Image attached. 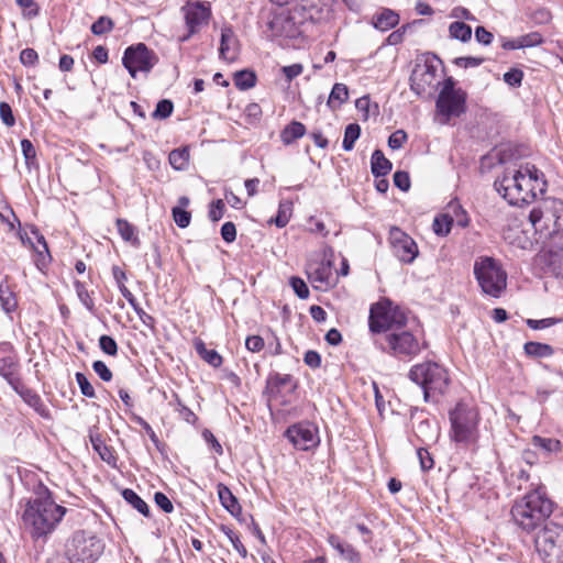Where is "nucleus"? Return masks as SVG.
<instances>
[{"label":"nucleus","mask_w":563,"mask_h":563,"mask_svg":"<svg viewBox=\"0 0 563 563\" xmlns=\"http://www.w3.org/2000/svg\"><path fill=\"white\" fill-rule=\"evenodd\" d=\"M65 514L66 508L57 505L48 489L43 488L27 501L22 519L32 539L34 541L42 540L45 543Z\"/></svg>","instance_id":"nucleus-1"},{"label":"nucleus","mask_w":563,"mask_h":563,"mask_svg":"<svg viewBox=\"0 0 563 563\" xmlns=\"http://www.w3.org/2000/svg\"><path fill=\"white\" fill-rule=\"evenodd\" d=\"M553 509L554 503L547 496L545 487L538 485L514 504L511 517L522 531L530 533L550 522Z\"/></svg>","instance_id":"nucleus-2"},{"label":"nucleus","mask_w":563,"mask_h":563,"mask_svg":"<svg viewBox=\"0 0 563 563\" xmlns=\"http://www.w3.org/2000/svg\"><path fill=\"white\" fill-rule=\"evenodd\" d=\"M449 437L452 442L464 448L477 443L481 416L476 407L460 401L449 411Z\"/></svg>","instance_id":"nucleus-3"},{"label":"nucleus","mask_w":563,"mask_h":563,"mask_svg":"<svg viewBox=\"0 0 563 563\" xmlns=\"http://www.w3.org/2000/svg\"><path fill=\"white\" fill-rule=\"evenodd\" d=\"M408 377L422 388L426 402L438 401V397L446 391L450 384L446 368L432 361L413 365L408 373Z\"/></svg>","instance_id":"nucleus-4"},{"label":"nucleus","mask_w":563,"mask_h":563,"mask_svg":"<svg viewBox=\"0 0 563 563\" xmlns=\"http://www.w3.org/2000/svg\"><path fill=\"white\" fill-rule=\"evenodd\" d=\"M474 276L482 291L492 298H499L507 287V273L497 260L481 256L474 262Z\"/></svg>","instance_id":"nucleus-5"},{"label":"nucleus","mask_w":563,"mask_h":563,"mask_svg":"<svg viewBox=\"0 0 563 563\" xmlns=\"http://www.w3.org/2000/svg\"><path fill=\"white\" fill-rule=\"evenodd\" d=\"M466 91L456 87L453 77H448L443 80L435 100L437 112L444 117L446 121L451 118H460L466 112Z\"/></svg>","instance_id":"nucleus-6"},{"label":"nucleus","mask_w":563,"mask_h":563,"mask_svg":"<svg viewBox=\"0 0 563 563\" xmlns=\"http://www.w3.org/2000/svg\"><path fill=\"white\" fill-rule=\"evenodd\" d=\"M103 541L86 531H76L67 543L66 553L74 563H95L103 553Z\"/></svg>","instance_id":"nucleus-7"},{"label":"nucleus","mask_w":563,"mask_h":563,"mask_svg":"<svg viewBox=\"0 0 563 563\" xmlns=\"http://www.w3.org/2000/svg\"><path fill=\"white\" fill-rule=\"evenodd\" d=\"M375 345L399 360H411L421 351L417 338L411 332L405 330L387 333L385 335V343L376 340Z\"/></svg>","instance_id":"nucleus-8"},{"label":"nucleus","mask_w":563,"mask_h":563,"mask_svg":"<svg viewBox=\"0 0 563 563\" xmlns=\"http://www.w3.org/2000/svg\"><path fill=\"white\" fill-rule=\"evenodd\" d=\"M538 530L534 538V545L543 561L551 563L562 558L560 548L563 544V527L550 521Z\"/></svg>","instance_id":"nucleus-9"},{"label":"nucleus","mask_w":563,"mask_h":563,"mask_svg":"<svg viewBox=\"0 0 563 563\" xmlns=\"http://www.w3.org/2000/svg\"><path fill=\"white\" fill-rule=\"evenodd\" d=\"M157 63L158 56L144 43L128 46L122 57V65L132 78H136L139 71L148 74Z\"/></svg>","instance_id":"nucleus-10"},{"label":"nucleus","mask_w":563,"mask_h":563,"mask_svg":"<svg viewBox=\"0 0 563 563\" xmlns=\"http://www.w3.org/2000/svg\"><path fill=\"white\" fill-rule=\"evenodd\" d=\"M388 240L394 256L402 264H412L418 257L419 249L416 241L401 229L393 227Z\"/></svg>","instance_id":"nucleus-11"},{"label":"nucleus","mask_w":563,"mask_h":563,"mask_svg":"<svg viewBox=\"0 0 563 563\" xmlns=\"http://www.w3.org/2000/svg\"><path fill=\"white\" fill-rule=\"evenodd\" d=\"M284 435L295 449L300 451L314 449L320 442L318 429L310 422L291 424L286 429Z\"/></svg>","instance_id":"nucleus-12"},{"label":"nucleus","mask_w":563,"mask_h":563,"mask_svg":"<svg viewBox=\"0 0 563 563\" xmlns=\"http://www.w3.org/2000/svg\"><path fill=\"white\" fill-rule=\"evenodd\" d=\"M438 60L426 59L417 63L410 76V89L418 96H423L437 86Z\"/></svg>","instance_id":"nucleus-13"},{"label":"nucleus","mask_w":563,"mask_h":563,"mask_svg":"<svg viewBox=\"0 0 563 563\" xmlns=\"http://www.w3.org/2000/svg\"><path fill=\"white\" fill-rule=\"evenodd\" d=\"M291 9L288 13L275 14L267 27L273 37L296 38L301 34V20Z\"/></svg>","instance_id":"nucleus-14"},{"label":"nucleus","mask_w":563,"mask_h":563,"mask_svg":"<svg viewBox=\"0 0 563 563\" xmlns=\"http://www.w3.org/2000/svg\"><path fill=\"white\" fill-rule=\"evenodd\" d=\"M545 272L563 279V230L552 235V246L544 254Z\"/></svg>","instance_id":"nucleus-15"},{"label":"nucleus","mask_w":563,"mask_h":563,"mask_svg":"<svg viewBox=\"0 0 563 563\" xmlns=\"http://www.w3.org/2000/svg\"><path fill=\"white\" fill-rule=\"evenodd\" d=\"M0 350L3 352H10L9 355L0 357V376L5 379V382L11 387H13L21 380V378L18 376L20 368L19 357L13 352V346L11 343H1Z\"/></svg>","instance_id":"nucleus-16"},{"label":"nucleus","mask_w":563,"mask_h":563,"mask_svg":"<svg viewBox=\"0 0 563 563\" xmlns=\"http://www.w3.org/2000/svg\"><path fill=\"white\" fill-rule=\"evenodd\" d=\"M390 319V301L373 305L368 318L371 332L379 334L391 330L393 322Z\"/></svg>","instance_id":"nucleus-17"},{"label":"nucleus","mask_w":563,"mask_h":563,"mask_svg":"<svg viewBox=\"0 0 563 563\" xmlns=\"http://www.w3.org/2000/svg\"><path fill=\"white\" fill-rule=\"evenodd\" d=\"M184 10L186 25L190 34H195L199 26L209 20L211 14L210 7L201 1L189 2Z\"/></svg>","instance_id":"nucleus-18"},{"label":"nucleus","mask_w":563,"mask_h":563,"mask_svg":"<svg viewBox=\"0 0 563 563\" xmlns=\"http://www.w3.org/2000/svg\"><path fill=\"white\" fill-rule=\"evenodd\" d=\"M294 12L297 13L298 19L301 20V24L306 23H321L330 18V9L327 5L321 4H297L292 8Z\"/></svg>","instance_id":"nucleus-19"},{"label":"nucleus","mask_w":563,"mask_h":563,"mask_svg":"<svg viewBox=\"0 0 563 563\" xmlns=\"http://www.w3.org/2000/svg\"><path fill=\"white\" fill-rule=\"evenodd\" d=\"M239 40L231 25H224L221 29V38L219 47V57L225 62L232 63L238 58Z\"/></svg>","instance_id":"nucleus-20"},{"label":"nucleus","mask_w":563,"mask_h":563,"mask_svg":"<svg viewBox=\"0 0 563 563\" xmlns=\"http://www.w3.org/2000/svg\"><path fill=\"white\" fill-rule=\"evenodd\" d=\"M25 404L32 407L41 417L48 418L49 412L47 407L44 405L41 396L33 389L26 387L22 380L11 387Z\"/></svg>","instance_id":"nucleus-21"},{"label":"nucleus","mask_w":563,"mask_h":563,"mask_svg":"<svg viewBox=\"0 0 563 563\" xmlns=\"http://www.w3.org/2000/svg\"><path fill=\"white\" fill-rule=\"evenodd\" d=\"M519 183V169H506L500 178L494 183L496 191L501 195L509 203L510 198L515 197V191Z\"/></svg>","instance_id":"nucleus-22"},{"label":"nucleus","mask_w":563,"mask_h":563,"mask_svg":"<svg viewBox=\"0 0 563 563\" xmlns=\"http://www.w3.org/2000/svg\"><path fill=\"white\" fill-rule=\"evenodd\" d=\"M328 543L349 563H362L361 553L350 543L344 542L336 534L328 536Z\"/></svg>","instance_id":"nucleus-23"},{"label":"nucleus","mask_w":563,"mask_h":563,"mask_svg":"<svg viewBox=\"0 0 563 563\" xmlns=\"http://www.w3.org/2000/svg\"><path fill=\"white\" fill-rule=\"evenodd\" d=\"M515 197L510 198V205L520 206L522 203H530L537 198V192L530 186V179L525 178L519 172V183L515 191Z\"/></svg>","instance_id":"nucleus-24"},{"label":"nucleus","mask_w":563,"mask_h":563,"mask_svg":"<svg viewBox=\"0 0 563 563\" xmlns=\"http://www.w3.org/2000/svg\"><path fill=\"white\" fill-rule=\"evenodd\" d=\"M89 439L93 450L98 453L100 459L108 465L115 467L118 457L114 454V450L106 444L102 437L99 433L90 432Z\"/></svg>","instance_id":"nucleus-25"},{"label":"nucleus","mask_w":563,"mask_h":563,"mask_svg":"<svg viewBox=\"0 0 563 563\" xmlns=\"http://www.w3.org/2000/svg\"><path fill=\"white\" fill-rule=\"evenodd\" d=\"M519 168L522 176L530 179V186L533 188L537 195H542L545 192L547 180L544 179V174L541 170L529 163L521 165Z\"/></svg>","instance_id":"nucleus-26"},{"label":"nucleus","mask_w":563,"mask_h":563,"mask_svg":"<svg viewBox=\"0 0 563 563\" xmlns=\"http://www.w3.org/2000/svg\"><path fill=\"white\" fill-rule=\"evenodd\" d=\"M218 496L221 505L233 516L239 517L242 514V507L238 500V498L233 495L231 489L220 483L217 486Z\"/></svg>","instance_id":"nucleus-27"},{"label":"nucleus","mask_w":563,"mask_h":563,"mask_svg":"<svg viewBox=\"0 0 563 563\" xmlns=\"http://www.w3.org/2000/svg\"><path fill=\"white\" fill-rule=\"evenodd\" d=\"M530 445L538 451L543 457H548L552 453H556L561 450V442L554 438H544L534 435L531 439Z\"/></svg>","instance_id":"nucleus-28"},{"label":"nucleus","mask_w":563,"mask_h":563,"mask_svg":"<svg viewBox=\"0 0 563 563\" xmlns=\"http://www.w3.org/2000/svg\"><path fill=\"white\" fill-rule=\"evenodd\" d=\"M9 277L5 276L0 283V305L5 313H11L18 308V299L15 292L8 284Z\"/></svg>","instance_id":"nucleus-29"},{"label":"nucleus","mask_w":563,"mask_h":563,"mask_svg":"<svg viewBox=\"0 0 563 563\" xmlns=\"http://www.w3.org/2000/svg\"><path fill=\"white\" fill-rule=\"evenodd\" d=\"M391 162L385 157L380 150H375L371 157V170L374 177H384L391 170Z\"/></svg>","instance_id":"nucleus-30"},{"label":"nucleus","mask_w":563,"mask_h":563,"mask_svg":"<svg viewBox=\"0 0 563 563\" xmlns=\"http://www.w3.org/2000/svg\"><path fill=\"white\" fill-rule=\"evenodd\" d=\"M349 99V89L346 85L336 82L333 85L329 95L327 106L330 110L335 111L341 108Z\"/></svg>","instance_id":"nucleus-31"},{"label":"nucleus","mask_w":563,"mask_h":563,"mask_svg":"<svg viewBox=\"0 0 563 563\" xmlns=\"http://www.w3.org/2000/svg\"><path fill=\"white\" fill-rule=\"evenodd\" d=\"M306 134V126L303 123L292 120L280 132V140L285 145L292 144L296 140Z\"/></svg>","instance_id":"nucleus-32"},{"label":"nucleus","mask_w":563,"mask_h":563,"mask_svg":"<svg viewBox=\"0 0 563 563\" xmlns=\"http://www.w3.org/2000/svg\"><path fill=\"white\" fill-rule=\"evenodd\" d=\"M399 23V14L391 9H383L374 20V26L380 31H388Z\"/></svg>","instance_id":"nucleus-33"},{"label":"nucleus","mask_w":563,"mask_h":563,"mask_svg":"<svg viewBox=\"0 0 563 563\" xmlns=\"http://www.w3.org/2000/svg\"><path fill=\"white\" fill-rule=\"evenodd\" d=\"M195 350L197 354L212 367L222 365V356L216 350H208L205 342L200 339L195 341Z\"/></svg>","instance_id":"nucleus-34"},{"label":"nucleus","mask_w":563,"mask_h":563,"mask_svg":"<svg viewBox=\"0 0 563 563\" xmlns=\"http://www.w3.org/2000/svg\"><path fill=\"white\" fill-rule=\"evenodd\" d=\"M523 351L527 356L534 358L550 357L554 353V349L550 344L534 341L525 343Z\"/></svg>","instance_id":"nucleus-35"},{"label":"nucleus","mask_w":563,"mask_h":563,"mask_svg":"<svg viewBox=\"0 0 563 563\" xmlns=\"http://www.w3.org/2000/svg\"><path fill=\"white\" fill-rule=\"evenodd\" d=\"M189 147L183 146L173 150L168 155L170 166L176 170H186L189 165Z\"/></svg>","instance_id":"nucleus-36"},{"label":"nucleus","mask_w":563,"mask_h":563,"mask_svg":"<svg viewBox=\"0 0 563 563\" xmlns=\"http://www.w3.org/2000/svg\"><path fill=\"white\" fill-rule=\"evenodd\" d=\"M292 214V202L283 200L279 202L277 214L268 221L269 224H275L277 228H285Z\"/></svg>","instance_id":"nucleus-37"},{"label":"nucleus","mask_w":563,"mask_h":563,"mask_svg":"<svg viewBox=\"0 0 563 563\" xmlns=\"http://www.w3.org/2000/svg\"><path fill=\"white\" fill-rule=\"evenodd\" d=\"M115 225L119 234L125 242H130L135 247L140 246L141 241L135 234V228L130 222L125 219H117Z\"/></svg>","instance_id":"nucleus-38"},{"label":"nucleus","mask_w":563,"mask_h":563,"mask_svg":"<svg viewBox=\"0 0 563 563\" xmlns=\"http://www.w3.org/2000/svg\"><path fill=\"white\" fill-rule=\"evenodd\" d=\"M123 499L145 517L150 516L148 505L131 488L122 490Z\"/></svg>","instance_id":"nucleus-39"},{"label":"nucleus","mask_w":563,"mask_h":563,"mask_svg":"<svg viewBox=\"0 0 563 563\" xmlns=\"http://www.w3.org/2000/svg\"><path fill=\"white\" fill-rule=\"evenodd\" d=\"M291 382V375L274 373L267 378L266 391L271 396H276L280 393L282 387Z\"/></svg>","instance_id":"nucleus-40"},{"label":"nucleus","mask_w":563,"mask_h":563,"mask_svg":"<svg viewBox=\"0 0 563 563\" xmlns=\"http://www.w3.org/2000/svg\"><path fill=\"white\" fill-rule=\"evenodd\" d=\"M256 74L250 69H242L234 74V85L240 90H247L256 85Z\"/></svg>","instance_id":"nucleus-41"},{"label":"nucleus","mask_w":563,"mask_h":563,"mask_svg":"<svg viewBox=\"0 0 563 563\" xmlns=\"http://www.w3.org/2000/svg\"><path fill=\"white\" fill-rule=\"evenodd\" d=\"M449 33L452 38L465 43L468 42L472 37V27L465 22L455 21L450 24Z\"/></svg>","instance_id":"nucleus-42"},{"label":"nucleus","mask_w":563,"mask_h":563,"mask_svg":"<svg viewBox=\"0 0 563 563\" xmlns=\"http://www.w3.org/2000/svg\"><path fill=\"white\" fill-rule=\"evenodd\" d=\"M454 223V219L449 213L437 216L433 220V232L438 236H446L452 229V225Z\"/></svg>","instance_id":"nucleus-43"},{"label":"nucleus","mask_w":563,"mask_h":563,"mask_svg":"<svg viewBox=\"0 0 563 563\" xmlns=\"http://www.w3.org/2000/svg\"><path fill=\"white\" fill-rule=\"evenodd\" d=\"M361 136V126L357 123H350L344 130L342 147L344 151H352L355 142Z\"/></svg>","instance_id":"nucleus-44"},{"label":"nucleus","mask_w":563,"mask_h":563,"mask_svg":"<svg viewBox=\"0 0 563 563\" xmlns=\"http://www.w3.org/2000/svg\"><path fill=\"white\" fill-rule=\"evenodd\" d=\"M114 29V22L107 15L99 16L91 25L90 30L93 35L100 36L110 33Z\"/></svg>","instance_id":"nucleus-45"},{"label":"nucleus","mask_w":563,"mask_h":563,"mask_svg":"<svg viewBox=\"0 0 563 563\" xmlns=\"http://www.w3.org/2000/svg\"><path fill=\"white\" fill-rule=\"evenodd\" d=\"M74 287L80 302L89 310L90 312L95 311V301L91 298L86 285L79 280L74 282Z\"/></svg>","instance_id":"nucleus-46"},{"label":"nucleus","mask_w":563,"mask_h":563,"mask_svg":"<svg viewBox=\"0 0 563 563\" xmlns=\"http://www.w3.org/2000/svg\"><path fill=\"white\" fill-rule=\"evenodd\" d=\"M32 233L36 236L37 243L42 245L43 250L37 251L38 258L36 261L37 267L45 266L51 261V255L45 238L38 232L36 228L32 229Z\"/></svg>","instance_id":"nucleus-47"},{"label":"nucleus","mask_w":563,"mask_h":563,"mask_svg":"<svg viewBox=\"0 0 563 563\" xmlns=\"http://www.w3.org/2000/svg\"><path fill=\"white\" fill-rule=\"evenodd\" d=\"M174 111V103L169 99H162L157 102L155 110L152 113L153 119L164 120L172 115Z\"/></svg>","instance_id":"nucleus-48"},{"label":"nucleus","mask_w":563,"mask_h":563,"mask_svg":"<svg viewBox=\"0 0 563 563\" xmlns=\"http://www.w3.org/2000/svg\"><path fill=\"white\" fill-rule=\"evenodd\" d=\"M221 530L224 532V534L230 540L233 549L243 558L245 559L247 556V550L241 542L239 536L230 528L222 526Z\"/></svg>","instance_id":"nucleus-49"},{"label":"nucleus","mask_w":563,"mask_h":563,"mask_svg":"<svg viewBox=\"0 0 563 563\" xmlns=\"http://www.w3.org/2000/svg\"><path fill=\"white\" fill-rule=\"evenodd\" d=\"M172 216L176 225L180 229H185L190 224L191 213L180 207L172 208Z\"/></svg>","instance_id":"nucleus-50"},{"label":"nucleus","mask_w":563,"mask_h":563,"mask_svg":"<svg viewBox=\"0 0 563 563\" xmlns=\"http://www.w3.org/2000/svg\"><path fill=\"white\" fill-rule=\"evenodd\" d=\"M175 400L177 404V412L179 417L186 421L187 423L195 424L198 420L197 416L194 413V411L185 406L177 394H175Z\"/></svg>","instance_id":"nucleus-51"},{"label":"nucleus","mask_w":563,"mask_h":563,"mask_svg":"<svg viewBox=\"0 0 563 563\" xmlns=\"http://www.w3.org/2000/svg\"><path fill=\"white\" fill-rule=\"evenodd\" d=\"M16 4L23 10V15L27 19L36 18L40 14V7L35 0H15Z\"/></svg>","instance_id":"nucleus-52"},{"label":"nucleus","mask_w":563,"mask_h":563,"mask_svg":"<svg viewBox=\"0 0 563 563\" xmlns=\"http://www.w3.org/2000/svg\"><path fill=\"white\" fill-rule=\"evenodd\" d=\"M99 347L103 353L110 356H115L118 354V344L110 335L103 334L99 338Z\"/></svg>","instance_id":"nucleus-53"},{"label":"nucleus","mask_w":563,"mask_h":563,"mask_svg":"<svg viewBox=\"0 0 563 563\" xmlns=\"http://www.w3.org/2000/svg\"><path fill=\"white\" fill-rule=\"evenodd\" d=\"M75 377H76V382L80 388L81 394L85 397L95 398L96 397L95 388L89 383L86 375L84 373L78 372V373H76Z\"/></svg>","instance_id":"nucleus-54"},{"label":"nucleus","mask_w":563,"mask_h":563,"mask_svg":"<svg viewBox=\"0 0 563 563\" xmlns=\"http://www.w3.org/2000/svg\"><path fill=\"white\" fill-rule=\"evenodd\" d=\"M523 79V71L519 68H510L504 74V81L510 87H520Z\"/></svg>","instance_id":"nucleus-55"},{"label":"nucleus","mask_w":563,"mask_h":563,"mask_svg":"<svg viewBox=\"0 0 563 563\" xmlns=\"http://www.w3.org/2000/svg\"><path fill=\"white\" fill-rule=\"evenodd\" d=\"M289 284H290L292 290L295 291V294L300 299H307L309 297V294H310L309 288L302 278L292 276L289 280Z\"/></svg>","instance_id":"nucleus-56"},{"label":"nucleus","mask_w":563,"mask_h":563,"mask_svg":"<svg viewBox=\"0 0 563 563\" xmlns=\"http://www.w3.org/2000/svg\"><path fill=\"white\" fill-rule=\"evenodd\" d=\"M522 48L534 47L543 43V36L539 32H531L519 36Z\"/></svg>","instance_id":"nucleus-57"},{"label":"nucleus","mask_w":563,"mask_h":563,"mask_svg":"<svg viewBox=\"0 0 563 563\" xmlns=\"http://www.w3.org/2000/svg\"><path fill=\"white\" fill-rule=\"evenodd\" d=\"M225 205L222 199L213 200L210 203L208 217L212 222H218L224 214Z\"/></svg>","instance_id":"nucleus-58"},{"label":"nucleus","mask_w":563,"mask_h":563,"mask_svg":"<svg viewBox=\"0 0 563 563\" xmlns=\"http://www.w3.org/2000/svg\"><path fill=\"white\" fill-rule=\"evenodd\" d=\"M560 320L556 318L527 319V325L532 330H542L555 325Z\"/></svg>","instance_id":"nucleus-59"},{"label":"nucleus","mask_w":563,"mask_h":563,"mask_svg":"<svg viewBox=\"0 0 563 563\" xmlns=\"http://www.w3.org/2000/svg\"><path fill=\"white\" fill-rule=\"evenodd\" d=\"M394 185L401 191H408L410 188V177L405 170H397L393 177Z\"/></svg>","instance_id":"nucleus-60"},{"label":"nucleus","mask_w":563,"mask_h":563,"mask_svg":"<svg viewBox=\"0 0 563 563\" xmlns=\"http://www.w3.org/2000/svg\"><path fill=\"white\" fill-rule=\"evenodd\" d=\"M417 455L419 459L420 467L423 472L430 471L433 467V459L427 449L419 448L417 450Z\"/></svg>","instance_id":"nucleus-61"},{"label":"nucleus","mask_w":563,"mask_h":563,"mask_svg":"<svg viewBox=\"0 0 563 563\" xmlns=\"http://www.w3.org/2000/svg\"><path fill=\"white\" fill-rule=\"evenodd\" d=\"M408 136L404 130H397L388 137V146L391 150H398L406 143Z\"/></svg>","instance_id":"nucleus-62"},{"label":"nucleus","mask_w":563,"mask_h":563,"mask_svg":"<svg viewBox=\"0 0 563 563\" xmlns=\"http://www.w3.org/2000/svg\"><path fill=\"white\" fill-rule=\"evenodd\" d=\"M265 346L264 339L261 335H249L245 339V347L252 353L261 352Z\"/></svg>","instance_id":"nucleus-63"},{"label":"nucleus","mask_w":563,"mask_h":563,"mask_svg":"<svg viewBox=\"0 0 563 563\" xmlns=\"http://www.w3.org/2000/svg\"><path fill=\"white\" fill-rule=\"evenodd\" d=\"M220 234L225 243L234 242L236 239L235 224L231 221L223 223L220 230Z\"/></svg>","instance_id":"nucleus-64"}]
</instances>
